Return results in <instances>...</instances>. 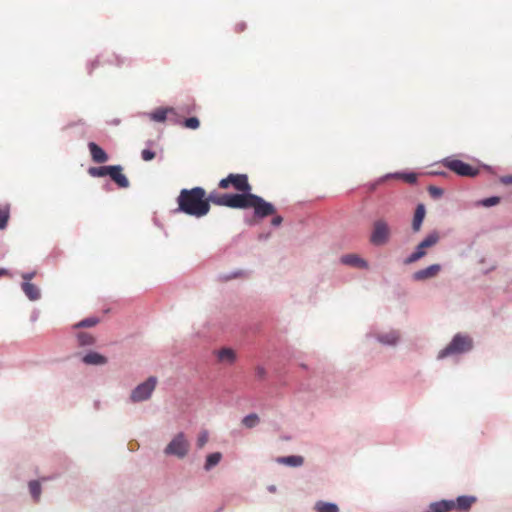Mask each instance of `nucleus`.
Returning a JSON list of instances; mask_svg holds the SVG:
<instances>
[{"label": "nucleus", "mask_w": 512, "mask_h": 512, "mask_svg": "<svg viewBox=\"0 0 512 512\" xmlns=\"http://www.w3.org/2000/svg\"><path fill=\"white\" fill-rule=\"evenodd\" d=\"M239 274H240V272H234V273H232V274L224 275V276H222V278H223L224 280H230V279H232V278L237 277Z\"/></svg>", "instance_id": "44"}, {"label": "nucleus", "mask_w": 512, "mask_h": 512, "mask_svg": "<svg viewBox=\"0 0 512 512\" xmlns=\"http://www.w3.org/2000/svg\"><path fill=\"white\" fill-rule=\"evenodd\" d=\"M391 236V229L388 223L383 219H378L373 223V230L370 235V242L374 246H382L388 243Z\"/></svg>", "instance_id": "10"}, {"label": "nucleus", "mask_w": 512, "mask_h": 512, "mask_svg": "<svg viewBox=\"0 0 512 512\" xmlns=\"http://www.w3.org/2000/svg\"><path fill=\"white\" fill-rule=\"evenodd\" d=\"M8 271L5 268L0 269V276L6 275Z\"/></svg>", "instance_id": "48"}, {"label": "nucleus", "mask_w": 512, "mask_h": 512, "mask_svg": "<svg viewBox=\"0 0 512 512\" xmlns=\"http://www.w3.org/2000/svg\"><path fill=\"white\" fill-rule=\"evenodd\" d=\"M401 179L410 184H414L417 181V175L414 172H403Z\"/></svg>", "instance_id": "34"}, {"label": "nucleus", "mask_w": 512, "mask_h": 512, "mask_svg": "<svg viewBox=\"0 0 512 512\" xmlns=\"http://www.w3.org/2000/svg\"><path fill=\"white\" fill-rule=\"evenodd\" d=\"M268 491L271 492V493H275L277 488L275 485H270L267 487Z\"/></svg>", "instance_id": "46"}, {"label": "nucleus", "mask_w": 512, "mask_h": 512, "mask_svg": "<svg viewBox=\"0 0 512 512\" xmlns=\"http://www.w3.org/2000/svg\"><path fill=\"white\" fill-rule=\"evenodd\" d=\"M432 174L437 175V176H446L445 171H435V172H432Z\"/></svg>", "instance_id": "45"}, {"label": "nucleus", "mask_w": 512, "mask_h": 512, "mask_svg": "<svg viewBox=\"0 0 512 512\" xmlns=\"http://www.w3.org/2000/svg\"><path fill=\"white\" fill-rule=\"evenodd\" d=\"M277 463L290 467H300L304 463V458L300 455L282 456L276 459Z\"/></svg>", "instance_id": "22"}, {"label": "nucleus", "mask_w": 512, "mask_h": 512, "mask_svg": "<svg viewBox=\"0 0 512 512\" xmlns=\"http://www.w3.org/2000/svg\"><path fill=\"white\" fill-rule=\"evenodd\" d=\"M176 111L173 107H160L152 112H144L140 115L147 116L150 120L158 123H163L167 119L169 113L174 114Z\"/></svg>", "instance_id": "14"}, {"label": "nucleus", "mask_w": 512, "mask_h": 512, "mask_svg": "<svg viewBox=\"0 0 512 512\" xmlns=\"http://www.w3.org/2000/svg\"><path fill=\"white\" fill-rule=\"evenodd\" d=\"M29 493L33 499V501L38 502L42 493V486L40 481L31 480L28 482Z\"/></svg>", "instance_id": "25"}, {"label": "nucleus", "mask_w": 512, "mask_h": 512, "mask_svg": "<svg viewBox=\"0 0 512 512\" xmlns=\"http://www.w3.org/2000/svg\"><path fill=\"white\" fill-rule=\"evenodd\" d=\"M208 200L209 204L213 203L233 209L253 208L254 216L259 219L274 215L276 212L275 206L259 195H247L245 193L218 194L211 192L208 195Z\"/></svg>", "instance_id": "1"}, {"label": "nucleus", "mask_w": 512, "mask_h": 512, "mask_svg": "<svg viewBox=\"0 0 512 512\" xmlns=\"http://www.w3.org/2000/svg\"><path fill=\"white\" fill-rule=\"evenodd\" d=\"M500 202V197L498 196H491L488 198H484L480 200L477 204L484 206V207H492L497 205Z\"/></svg>", "instance_id": "32"}, {"label": "nucleus", "mask_w": 512, "mask_h": 512, "mask_svg": "<svg viewBox=\"0 0 512 512\" xmlns=\"http://www.w3.org/2000/svg\"><path fill=\"white\" fill-rule=\"evenodd\" d=\"M368 337H372L382 346L395 348L401 342V332L397 329H388L376 333L368 334Z\"/></svg>", "instance_id": "11"}, {"label": "nucleus", "mask_w": 512, "mask_h": 512, "mask_svg": "<svg viewBox=\"0 0 512 512\" xmlns=\"http://www.w3.org/2000/svg\"><path fill=\"white\" fill-rule=\"evenodd\" d=\"M177 212L201 218L209 213L210 204L206 191L202 187L182 189L177 197Z\"/></svg>", "instance_id": "2"}, {"label": "nucleus", "mask_w": 512, "mask_h": 512, "mask_svg": "<svg viewBox=\"0 0 512 512\" xmlns=\"http://www.w3.org/2000/svg\"><path fill=\"white\" fill-rule=\"evenodd\" d=\"M453 499H443L429 504L426 512H450L453 510Z\"/></svg>", "instance_id": "18"}, {"label": "nucleus", "mask_w": 512, "mask_h": 512, "mask_svg": "<svg viewBox=\"0 0 512 512\" xmlns=\"http://www.w3.org/2000/svg\"><path fill=\"white\" fill-rule=\"evenodd\" d=\"M428 192H429L430 196L434 199H438V198L442 197L444 194L443 189L440 187H437V186H429Z\"/></svg>", "instance_id": "33"}, {"label": "nucleus", "mask_w": 512, "mask_h": 512, "mask_svg": "<svg viewBox=\"0 0 512 512\" xmlns=\"http://www.w3.org/2000/svg\"><path fill=\"white\" fill-rule=\"evenodd\" d=\"M76 338L80 347L92 346L95 344V338L90 333L79 332L77 333Z\"/></svg>", "instance_id": "27"}, {"label": "nucleus", "mask_w": 512, "mask_h": 512, "mask_svg": "<svg viewBox=\"0 0 512 512\" xmlns=\"http://www.w3.org/2000/svg\"><path fill=\"white\" fill-rule=\"evenodd\" d=\"M182 125L185 128L196 130L200 127V121L197 117H189L182 122Z\"/></svg>", "instance_id": "31"}, {"label": "nucleus", "mask_w": 512, "mask_h": 512, "mask_svg": "<svg viewBox=\"0 0 512 512\" xmlns=\"http://www.w3.org/2000/svg\"><path fill=\"white\" fill-rule=\"evenodd\" d=\"M141 157L144 161H151L155 158V152L150 149H144L141 152Z\"/></svg>", "instance_id": "36"}, {"label": "nucleus", "mask_w": 512, "mask_h": 512, "mask_svg": "<svg viewBox=\"0 0 512 512\" xmlns=\"http://www.w3.org/2000/svg\"><path fill=\"white\" fill-rule=\"evenodd\" d=\"M99 64V60L96 59L94 61H92L89 65H88V72L91 73L93 71L94 68H96Z\"/></svg>", "instance_id": "43"}, {"label": "nucleus", "mask_w": 512, "mask_h": 512, "mask_svg": "<svg viewBox=\"0 0 512 512\" xmlns=\"http://www.w3.org/2000/svg\"><path fill=\"white\" fill-rule=\"evenodd\" d=\"M244 28H245V24H244V23H241V24H238V25H237V29H238L239 31L244 30Z\"/></svg>", "instance_id": "47"}, {"label": "nucleus", "mask_w": 512, "mask_h": 512, "mask_svg": "<svg viewBox=\"0 0 512 512\" xmlns=\"http://www.w3.org/2000/svg\"><path fill=\"white\" fill-rule=\"evenodd\" d=\"M340 262L344 265H349L353 267H358L362 269L368 268V262L357 254H345L340 258Z\"/></svg>", "instance_id": "16"}, {"label": "nucleus", "mask_w": 512, "mask_h": 512, "mask_svg": "<svg viewBox=\"0 0 512 512\" xmlns=\"http://www.w3.org/2000/svg\"><path fill=\"white\" fill-rule=\"evenodd\" d=\"M242 425L247 429H253L260 423V417L256 413H250L242 418Z\"/></svg>", "instance_id": "26"}, {"label": "nucleus", "mask_w": 512, "mask_h": 512, "mask_svg": "<svg viewBox=\"0 0 512 512\" xmlns=\"http://www.w3.org/2000/svg\"><path fill=\"white\" fill-rule=\"evenodd\" d=\"M500 182L504 185H512V174L511 175H506V176H502L500 178Z\"/></svg>", "instance_id": "38"}, {"label": "nucleus", "mask_w": 512, "mask_h": 512, "mask_svg": "<svg viewBox=\"0 0 512 512\" xmlns=\"http://www.w3.org/2000/svg\"><path fill=\"white\" fill-rule=\"evenodd\" d=\"M440 163L445 166L450 171L456 173L459 176L463 177H475L478 175V169L472 167L470 164L463 162L459 159H454L451 157L443 158Z\"/></svg>", "instance_id": "9"}, {"label": "nucleus", "mask_w": 512, "mask_h": 512, "mask_svg": "<svg viewBox=\"0 0 512 512\" xmlns=\"http://www.w3.org/2000/svg\"><path fill=\"white\" fill-rule=\"evenodd\" d=\"M209 441V432L206 429L201 430L196 438V447L202 449Z\"/></svg>", "instance_id": "30"}, {"label": "nucleus", "mask_w": 512, "mask_h": 512, "mask_svg": "<svg viewBox=\"0 0 512 512\" xmlns=\"http://www.w3.org/2000/svg\"><path fill=\"white\" fill-rule=\"evenodd\" d=\"M217 358L220 362L232 364L236 359V354L231 348H223L217 352Z\"/></svg>", "instance_id": "24"}, {"label": "nucleus", "mask_w": 512, "mask_h": 512, "mask_svg": "<svg viewBox=\"0 0 512 512\" xmlns=\"http://www.w3.org/2000/svg\"><path fill=\"white\" fill-rule=\"evenodd\" d=\"M440 240L439 232L434 230L426 235V237L418 243L415 250L408 255L403 263L405 265L413 264L427 255L426 249L435 246Z\"/></svg>", "instance_id": "6"}, {"label": "nucleus", "mask_w": 512, "mask_h": 512, "mask_svg": "<svg viewBox=\"0 0 512 512\" xmlns=\"http://www.w3.org/2000/svg\"><path fill=\"white\" fill-rule=\"evenodd\" d=\"M315 512H340L337 503L318 500L313 507Z\"/></svg>", "instance_id": "23"}, {"label": "nucleus", "mask_w": 512, "mask_h": 512, "mask_svg": "<svg viewBox=\"0 0 512 512\" xmlns=\"http://www.w3.org/2000/svg\"><path fill=\"white\" fill-rule=\"evenodd\" d=\"M442 266L438 263L431 264L426 268L419 269L412 274V280L423 282L435 278L441 271Z\"/></svg>", "instance_id": "12"}, {"label": "nucleus", "mask_w": 512, "mask_h": 512, "mask_svg": "<svg viewBox=\"0 0 512 512\" xmlns=\"http://www.w3.org/2000/svg\"><path fill=\"white\" fill-rule=\"evenodd\" d=\"M122 171L123 167L121 165H106L90 167L88 169V174L92 177L109 176L120 188H128L130 182Z\"/></svg>", "instance_id": "4"}, {"label": "nucleus", "mask_w": 512, "mask_h": 512, "mask_svg": "<svg viewBox=\"0 0 512 512\" xmlns=\"http://www.w3.org/2000/svg\"><path fill=\"white\" fill-rule=\"evenodd\" d=\"M157 382L158 379L155 376H150L144 382L138 384L130 393L131 402L140 403L150 399Z\"/></svg>", "instance_id": "8"}, {"label": "nucleus", "mask_w": 512, "mask_h": 512, "mask_svg": "<svg viewBox=\"0 0 512 512\" xmlns=\"http://www.w3.org/2000/svg\"><path fill=\"white\" fill-rule=\"evenodd\" d=\"M109 62H110V63H112V64H116V65H118V66H119V65L124 64V62H125V58H122V57H119V56L115 55V61H113V60H109Z\"/></svg>", "instance_id": "41"}, {"label": "nucleus", "mask_w": 512, "mask_h": 512, "mask_svg": "<svg viewBox=\"0 0 512 512\" xmlns=\"http://www.w3.org/2000/svg\"><path fill=\"white\" fill-rule=\"evenodd\" d=\"M88 149L90 151L92 160L96 163H104L108 161V155L103 148H101L95 142L88 143Z\"/></svg>", "instance_id": "17"}, {"label": "nucleus", "mask_w": 512, "mask_h": 512, "mask_svg": "<svg viewBox=\"0 0 512 512\" xmlns=\"http://www.w3.org/2000/svg\"><path fill=\"white\" fill-rule=\"evenodd\" d=\"M35 272H26L22 274L23 282H30L31 279L34 278Z\"/></svg>", "instance_id": "39"}, {"label": "nucleus", "mask_w": 512, "mask_h": 512, "mask_svg": "<svg viewBox=\"0 0 512 512\" xmlns=\"http://www.w3.org/2000/svg\"><path fill=\"white\" fill-rule=\"evenodd\" d=\"M81 360L84 364L91 366H103L108 363L107 357L96 351L87 352Z\"/></svg>", "instance_id": "15"}, {"label": "nucleus", "mask_w": 512, "mask_h": 512, "mask_svg": "<svg viewBox=\"0 0 512 512\" xmlns=\"http://www.w3.org/2000/svg\"><path fill=\"white\" fill-rule=\"evenodd\" d=\"M283 222V218L281 216H275L272 220H271V224L275 227L277 226H280L281 223Z\"/></svg>", "instance_id": "40"}, {"label": "nucleus", "mask_w": 512, "mask_h": 512, "mask_svg": "<svg viewBox=\"0 0 512 512\" xmlns=\"http://www.w3.org/2000/svg\"><path fill=\"white\" fill-rule=\"evenodd\" d=\"M402 175H403V172L388 173V174L382 176L381 178H379L378 183H381L385 180L392 179V178L401 179Z\"/></svg>", "instance_id": "35"}, {"label": "nucleus", "mask_w": 512, "mask_h": 512, "mask_svg": "<svg viewBox=\"0 0 512 512\" xmlns=\"http://www.w3.org/2000/svg\"><path fill=\"white\" fill-rule=\"evenodd\" d=\"M473 347L474 342L472 337L467 334L457 333L453 336L451 341L438 352L437 359L443 360L448 357L467 354L473 350Z\"/></svg>", "instance_id": "3"}, {"label": "nucleus", "mask_w": 512, "mask_h": 512, "mask_svg": "<svg viewBox=\"0 0 512 512\" xmlns=\"http://www.w3.org/2000/svg\"><path fill=\"white\" fill-rule=\"evenodd\" d=\"M98 323H99V318H97V317H88V318H85V319L77 322L76 324H74L73 328L74 329L90 328V327L95 326Z\"/></svg>", "instance_id": "29"}, {"label": "nucleus", "mask_w": 512, "mask_h": 512, "mask_svg": "<svg viewBox=\"0 0 512 512\" xmlns=\"http://www.w3.org/2000/svg\"><path fill=\"white\" fill-rule=\"evenodd\" d=\"M21 289L30 301H37L41 298L40 289L31 282H22Z\"/></svg>", "instance_id": "19"}, {"label": "nucleus", "mask_w": 512, "mask_h": 512, "mask_svg": "<svg viewBox=\"0 0 512 512\" xmlns=\"http://www.w3.org/2000/svg\"><path fill=\"white\" fill-rule=\"evenodd\" d=\"M255 375L259 380H262L266 377V370L262 366H257L255 369Z\"/></svg>", "instance_id": "37"}, {"label": "nucleus", "mask_w": 512, "mask_h": 512, "mask_svg": "<svg viewBox=\"0 0 512 512\" xmlns=\"http://www.w3.org/2000/svg\"><path fill=\"white\" fill-rule=\"evenodd\" d=\"M477 501L475 496L461 495L453 500V510L457 512H468L472 505Z\"/></svg>", "instance_id": "13"}, {"label": "nucleus", "mask_w": 512, "mask_h": 512, "mask_svg": "<svg viewBox=\"0 0 512 512\" xmlns=\"http://www.w3.org/2000/svg\"><path fill=\"white\" fill-rule=\"evenodd\" d=\"M191 444L184 432L176 433L169 443L165 446L163 453L169 457L184 459L190 452Z\"/></svg>", "instance_id": "5"}, {"label": "nucleus", "mask_w": 512, "mask_h": 512, "mask_svg": "<svg viewBox=\"0 0 512 512\" xmlns=\"http://www.w3.org/2000/svg\"><path fill=\"white\" fill-rule=\"evenodd\" d=\"M40 311L37 309H34L31 313L30 320L31 322H36L39 318Z\"/></svg>", "instance_id": "42"}, {"label": "nucleus", "mask_w": 512, "mask_h": 512, "mask_svg": "<svg viewBox=\"0 0 512 512\" xmlns=\"http://www.w3.org/2000/svg\"><path fill=\"white\" fill-rule=\"evenodd\" d=\"M426 214V208L425 205L422 203H419L416 206L413 221H412V230L414 232H419L423 223V220L425 218Z\"/></svg>", "instance_id": "20"}, {"label": "nucleus", "mask_w": 512, "mask_h": 512, "mask_svg": "<svg viewBox=\"0 0 512 512\" xmlns=\"http://www.w3.org/2000/svg\"><path fill=\"white\" fill-rule=\"evenodd\" d=\"M233 186L239 193H245L247 195H254L251 193L252 187L248 181L246 174H233L230 173L227 177L223 178L219 182L221 189H227Z\"/></svg>", "instance_id": "7"}, {"label": "nucleus", "mask_w": 512, "mask_h": 512, "mask_svg": "<svg viewBox=\"0 0 512 512\" xmlns=\"http://www.w3.org/2000/svg\"><path fill=\"white\" fill-rule=\"evenodd\" d=\"M119 122H120L119 120H114V122H113V123H114V124H119Z\"/></svg>", "instance_id": "49"}, {"label": "nucleus", "mask_w": 512, "mask_h": 512, "mask_svg": "<svg viewBox=\"0 0 512 512\" xmlns=\"http://www.w3.org/2000/svg\"><path fill=\"white\" fill-rule=\"evenodd\" d=\"M9 217V205H0V230H4L7 227Z\"/></svg>", "instance_id": "28"}, {"label": "nucleus", "mask_w": 512, "mask_h": 512, "mask_svg": "<svg viewBox=\"0 0 512 512\" xmlns=\"http://www.w3.org/2000/svg\"><path fill=\"white\" fill-rule=\"evenodd\" d=\"M223 455L221 452H212L206 455L203 469L205 472L211 471L216 467L222 460Z\"/></svg>", "instance_id": "21"}]
</instances>
